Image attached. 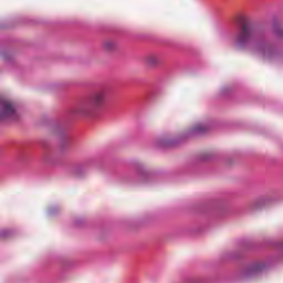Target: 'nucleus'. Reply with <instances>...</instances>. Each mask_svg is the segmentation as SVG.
I'll return each instance as SVG.
<instances>
[{"instance_id":"1","label":"nucleus","mask_w":283,"mask_h":283,"mask_svg":"<svg viewBox=\"0 0 283 283\" xmlns=\"http://www.w3.org/2000/svg\"><path fill=\"white\" fill-rule=\"evenodd\" d=\"M251 39H253V33L251 29L247 24L241 27V32L234 38L233 45L237 50H244L251 43Z\"/></svg>"},{"instance_id":"2","label":"nucleus","mask_w":283,"mask_h":283,"mask_svg":"<svg viewBox=\"0 0 283 283\" xmlns=\"http://www.w3.org/2000/svg\"><path fill=\"white\" fill-rule=\"evenodd\" d=\"M99 112V108L96 107H75L72 114L82 118H94V116H98Z\"/></svg>"},{"instance_id":"3","label":"nucleus","mask_w":283,"mask_h":283,"mask_svg":"<svg viewBox=\"0 0 283 283\" xmlns=\"http://www.w3.org/2000/svg\"><path fill=\"white\" fill-rule=\"evenodd\" d=\"M19 118V113H17V108L14 107H2L0 109V120L6 123L7 120H15Z\"/></svg>"},{"instance_id":"4","label":"nucleus","mask_w":283,"mask_h":283,"mask_svg":"<svg viewBox=\"0 0 283 283\" xmlns=\"http://www.w3.org/2000/svg\"><path fill=\"white\" fill-rule=\"evenodd\" d=\"M92 105L103 106L109 105V98H107V92L98 91L91 97Z\"/></svg>"},{"instance_id":"5","label":"nucleus","mask_w":283,"mask_h":283,"mask_svg":"<svg viewBox=\"0 0 283 283\" xmlns=\"http://www.w3.org/2000/svg\"><path fill=\"white\" fill-rule=\"evenodd\" d=\"M252 54L261 56V59H271L273 56V50L270 46H255L251 49Z\"/></svg>"},{"instance_id":"6","label":"nucleus","mask_w":283,"mask_h":283,"mask_svg":"<svg viewBox=\"0 0 283 283\" xmlns=\"http://www.w3.org/2000/svg\"><path fill=\"white\" fill-rule=\"evenodd\" d=\"M145 62L149 67H156V65L160 63V57H158V55H148L146 56Z\"/></svg>"},{"instance_id":"7","label":"nucleus","mask_w":283,"mask_h":283,"mask_svg":"<svg viewBox=\"0 0 283 283\" xmlns=\"http://www.w3.org/2000/svg\"><path fill=\"white\" fill-rule=\"evenodd\" d=\"M207 130V126L202 125V124H198L197 126H195L192 128V132L195 134H205V132Z\"/></svg>"},{"instance_id":"8","label":"nucleus","mask_w":283,"mask_h":283,"mask_svg":"<svg viewBox=\"0 0 283 283\" xmlns=\"http://www.w3.org/2000/svg\"><path fill=\"white\" fill-rule=\"evenodd\" d=\"M0 103L2 107H12V102L10 99L0 97Z\"/></svg>"},{"instance_id":"9","label":"nucleus","mask_w":283,"mask_h":283,"mask_svg":"<svg viewBox=\"0 0 283 283\" xmlns=\"http://www.w3.org/2000/svg\"><path fill=\"white\" fill-rule=\"evenodd\" d=\"M104 48H105V50H113V48H114V42H112V41L105 42V43H104Z\"/></svg>"},{"instance_id":"10","label":"nucleus","mask_w":283,"mask_h":283,"mask_svg":"<svg viewBox=\"0 0 283 283\" xmlns=\"http://www.w3.org/2000/svg\"><path fill=\"white\" fill-rule=\"evenodd\" d=\"M262 269H263V265L255 266V268H254V271H262Z\"/></svg>"}]
</instances>
